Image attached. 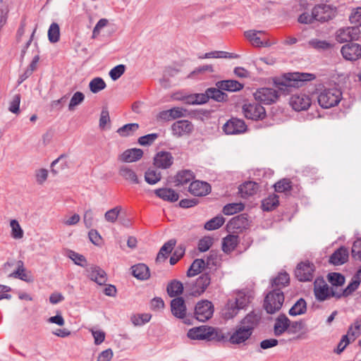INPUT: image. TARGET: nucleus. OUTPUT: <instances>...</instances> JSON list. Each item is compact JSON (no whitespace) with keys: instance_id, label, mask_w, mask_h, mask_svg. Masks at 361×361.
<instances>
[{"instance_id":"nucleus-1","label":"nucleus","mask_w":361,"mask_h":361,"mask_svg":"<svg viewBox=\"0 0 361 361\" xmlns=\"http://www.w3.org/2000/svg\"><path fill=\"white\" fill-rule=\"evenodd\" d=\"M314 78L313 74L305 73H290L283 78L274 80V87H262L254 93L255 99L264 104H271L276 102L281 94H286L290 87H300L306 82Z\"/></svg>"},{"instance_id":"nucleus-2","label":"nucleus","mask_w":361,"mask_h":361,"mask_svg":"<svg viewBox=\"0 0 361 361\" xmlns=\"http://www.w3.org/2000/svg\"><path fill=\"white\" fill-rule=\"evenodd\" d=\"M341 99L342 92L336 87L324 89L317 97L319 104L324 109H329L338 105Z\"/></svg>"},{"instance_id":"nucleus-3","label":"nucleus","mask_w":361,"mask_h":361,"mask_svg":"<svg viewBox=\"0 0 361 361\" xmlns=\"http://www.w3.org/2000/svg\"><path fill=\"white\" fill-rule=\"evenodd\" d=\"M283 302V293L279 288H274L267 295L264 302V307L267 313L274 314L281 310Z\"/></svg>"},{"instance_id":"nucleus-4","label":"nucleus","mask_w":361,"mask_h":361,"mask_svg":"<svg viewBox=\"0 0 361 361\" xmlns=\"http://www.w3.org/2000/svg\"><path fill=\"white\" fill-rule=\"evenodd\" d=\"M210 283L209 274L204 273L197 278L195 281L186 283L185 290L189 295L197 297L204 293Z\"/></svg>"},{"instance_id":"nucleus-5","label":"nucleus","mask_w":361,"mask_h":361,"mask_svg":"<svg viewBox=\"0 0 361 361\" xmlns=\"http://www.w3.org/2000/svg\"><path fill=\"white\" fill-rule=\"evenodd\" d=\"M314 293L316 299L318 301H324L331 297L341 298V295L336 292L334 287H329V285L322 279H317L314 283Z\"/></svg>"},{"instance_id":"nucleus-6","label":"nucleus","mask_w":361,"mask_h":361,"mask_svg":"<svg viewBox=\"0 0 361 361\" xmlns=\"http://www.w3.org/2000/svg\"><path fill=\"white\" fill-rule=\"evenodd\" d=\"M243 111L247 119L254 121L262 120L266 116L264 107L257 102L244 104L243 106Z\"/></svg>"},{"instance_id":"nucleus-7","label":"nucleus","mask_w":361,"mask_h":361,"mask_svg":"<svg viewBox=\"0 0 361 361\" xmlns=\"http://www.w3.org/2000/svg\"><path fill=\"white\" fill-rule=\"evenodd\" d=\"M214 314V305L212 302L203 300L197 303L195 308V317L197 320L204 322Z\"/></svg>"},{"instance_id":"nucleus-8","label":"nucleus","mask_w":361,"mask_h":361,"mask_svg":"<svg viewBox=\"0 0 361 361\" xmlns=\"http://www.w3.org/2000/svg\"><path fill=\"white\" fill-rule=\"evenodd\" d=\"M315 21L326 22L334 18L336 16V8L331 5L319 4L312 8Z\"/></svg>"},{"instance_id":"nucleus-9","label":"nucleus","mask_w":361,"mask_h":361,"mask_svg":"<svg viewBox=\"0 0 361 361\" xmlns=\"http://www.w3.org/2000/svg\"><path fill=\"white\" fill-rule=\"evenodd\" d=\"M315 267L313 263L305 261L298 264L295 271L296 278L300 281H310L314 278Z\"/></svg>"},{"instance_id":"nucleus-10","label":"nucleus","mask_w":361,"mask_h":361,"mask_svg":"<svg viewBox=\"0 0 361 361\" xmlns=\"http://www.w3.org/2000/svg\"><path fill=\"white\" fill-rule=\"evenodd\" d=\"M360 30L357 26L346 27L338 29L336 32V39L339 43L357 40Z\"/></svg>"},{"instance_id":"nucleus-11","label":"nucleus","mask_w":361,"mask_h":361,"mask_svg":"<svg viewBox=\"0 0 361 361\" xmlns=\"http://www.w3.org/2000/svg\"><path fill=\"white\" fill-rule=\"evenodd\" d=\"M311 99L309 95L304 93L293 94L289 100V104L296 111H305L311 105Z\"/></svg>"},{"instance_id":"nucleus-12","label":"nucleus","mask_w":361,"mask_h":361,"mask_svg":"<svg viewBox=\"0 0 361 361\" xmlns=\"http://www.w3.org/2000/svg\"><path fill=\"white\" fill-rule=\"evenodd\" d=\"M223 130L227 135L240 134L247 130V126L243 120L231 118L224 125Z\"/></svg>"},{"instance_id":"nucleus-13","label":"nucleus","mask_w":361,"mask_h":361,"mask_svg":"<svg viewBox=\"0 0 361 361\" xmlns=\"http://www.w3.org/2000/svg\"><path fill=\"white\" fill-rule=\"evenodd\" d=\"M249 331L238 324L231 334L228 341L233 345L245 344L252 335Z\"/></svg>"},{"instance_id":"nucleus-14","label":"nucleus","mask_w":361,"mask_h":361,"mask_svg":"<svg viewBox=\"0 0 361 361\" xmlns=\"http://www.w3.org/2000/svg\"><path fill=\"white\" fill-rule=\"evenodd\" d=\"M341 52L345 60L357 61L361 58V45L357 43H348L341 47Z\"/></svg>"},{"instance_id":"nucleus-15","label":"nucleus","mask_w":361,"mask_h":361,"mask_svg":"<svg viewBox=\"0 0 361 361\" xmlns=\"http://www.w3.org/2000/svg\"><path fill=\"white\" fill-rule=\"evenodd\" d=\"M16 266V270L9 274L10 277L19 279L24 281H30V277L25 273V269L24 267V263L21 260L16 262L15 260L8 261L4 264V269H7L8 267Z\"/></svg>"},{"instance_id":"nucleus-16","label":"nucleus","mask_w":361,"mask_h":361,"mask_svg":"<svg viewBox=\"0 0 361 361\" xmlns=\"http://www.w3.org/2000/svg\"><path fill=\"white\" fill-rule=\"evenodd\" d=\"M265 35V32L262 30H250L245 32V37L250 43L257 47H268L271 46V43L268 39H262L258 35Z\"/></svg>"},{"instance_id":"nucleus-17","label":"nucleus","mask_w":361,"mask_h":361,"mask_svg":"<svg viewBox=\"0 0 361 361\" xmlns=\"http://www.w3.org/2000/svg\"><path fill=\"white\" fill-rule=\"evenodd\" d=\"M213 334V328L202 326L189 330L188 336L193 340H209L212 338Z\"/></svg>"},{"instance_id":"nucleus-18","label":"nucleus","mask_w":361,"mask_h":361,"mask_svg":"<svg viewBox=\"0 0 361 361\" xmlns=\"http://www.w3.org/2000/svg\"><path fill=\"white\" fill-rule=\"evenodd\" d=\"M193 128L192 123L188 120L177 121L171 126L172 133L177 137L190 134Z\"/></svg>"},{"instance_id":"nucleus-19","label":"nucleus","mask_w":361,"mask_h":361,"mask_svg":"<svg viewBox=\"0 0 361 361\" xmlns=\"http://www.w3.org/2000/svg\"><path fill=\"white\" fill-rule=\"evenodd\" d=\"M173 163V157L171 152L161 151L154 157V164L157 168L166 169Z\"/></svg>"},{"instance_id":"nucleus-20","label":"nucleus","mask_w":361,"mask_h":361,"mask_svg":"<svg viewBox=\"0 0 361 361\" xmlns=\"http://www.w3.org/2000/svg\"><path fill=\"white\" fill-rule=\"evenodd\" d=\"M261 317L259 314L251 312L247 314L239 323V325L244 327L245 329L250 330L251 334H253L255 329L258 325Z\"/></svg>"},{"instance_id":"nucleus-21","label":"nucleus","mask_w":361,"mask_h":361,"mask_svg":"<svg viewBox=\"0 0 361 361\" xmlns=\"http://www.w3.org/2000/svg\"><path fill=\"white\" fill-rule=\"evenodd\" d=\"M210 191V185L203 181H192L189 186V192L195 196H205L209 194Z\"/></svg>"},{"instance_id":"nucleus-22","label":"nucleus","mask_w":361,"mask_h":361,"mask_svg":"<svg viewBox=\"0 0 361 361\" xmlns=\"http://www.w3.org/2000/svg\"><path fill=\"white\" fill-rule=\"evenodd\" d=\"M172 314L177 318L183 319L186 315V306L183 298L178 297L171 302Z\"/></svg>"},{"instance_id":"nucleus-23","label":"nucleus","mask_w":361,"mask_h":361,"mask_svg":"<svg viewBox=\"0 0 361 361\" xmlns=\"http://www.w3.org/2000/svg\"><path fill=\"white\" fill-rule=\"evenodd\" d=\"M211 258L212 256L208 257L207 261L202 259H195L187 271V276L192 277L201 273L206 266L210 264Z\"/></svg>"},{"instance_id":"nucleus-24","label":"nucleus","mask_w":361,"mask_h":361,"mask_svg":"<svg viewBox=\"0 0 361 361\" xmlns=\"http://www.w3.org/2000/svg\"><path fill=\"white\" fill-rule=\"evenodd\" d=\"M290 325V319L285 314H280L275 320L274 332L276 336H280L288 330Z\"/></svg>"},{"instance_id":"nucleus-25","label":"nucleus","mask_w":361,"mask_h":361,"mask_svg":"<svg viewBox=\"0 0 361 361\" xmlns=\"http://www.w3.org/2000/svg\"><path fill=\"white\" fill-rule=\"evenodd\" d=\"M143 156V151L138 148L126 149L120 156L119 159L123 162H133L140 159Z\"/></svg>"},{"instance_id":"nucleus-26","label":"nucleus","mask_w":361,"mask_h":361,"mask_svg":"<svg viewBox=\"0 0 361 361\" xmlns=\"http://www.w3.org/2000/svg\"><path fill=\"white\" fill-rule=\"evenodd\" d=\"M348 259V250L345 247L337 249L330 257L329 262L334 265H341Z\"/></svg>"},{"instance_id":"nucleus-27","label":"nucleus","mask_w":361,"mask_h":361,"mask_svg":"<svg viewBox=\"0 0 361 361\" xmlns=\"http://www.w3.org/2000/svg\"><path fill=\"white\" fill-rule=\"evenodd\" d=\"M154 194L164 201L175 202L179 199V195L171 188H159L154 190Z\"/></svg>"},{"instance_id":"nucleus-28","label":"nucleus","mask_w":361,"mask_h":361,"mask_svg":"<svg viewBox=\"0 0 361 361\" xmlns=\"http://www.w3.org/2000/svg\"><path fill=\"white\" fill-rule=\"evenodd\" d=\"M89 277L92 281L96 282L98 285H104L107 281L106 272L99 267H92L88 271Z\"/></svg>"},{"instance_id":"nucleus-29","label":"nucleus","mask_w":361,"mask_h":361,"mask_svg":"<svg viewBox=\"0 0 361 361\" xmlns=\"http://www.w3.org/2000/svg\"><path fill=\"white\" fill-rule=\"evenodd\" d=\"M132 274L139 280L145 281L149 278V267L145 264H137L131 267Z\"/></svg>"},{"instance_id":"nucleus-30","label":"nucleus","mask_w":361,"mask_h":361,"mask_svg":"<svg viewBox=\"0 0 361 361\" xmlns=\"http://www.w3.org/2000/svg\"><path fill=\"white\" fill-rule=\"evenodd\" d=\"M216 85L219 89L228 92H237L242 90L244 87L243 84L234 80L219 81Z\"/></svg>"},{"instance_id":"nucleus-31","label":"nucleus","mask_w":361,"mask_h":361,"mask_svg":"<svg viewBox=\"0 0 361 361\" xmlns=\"http://www.w3.org/2000/svg\"><path fill=\"white\" fill-rule=\"evenodd\" d=\"M118 174L125 180L132 184H139L140 180L136 173L129 166H122L120 167Z\"/></svg>"},{"instance_id":"nucleus-32","label":"nucleus","mask_w":361,"mask_h":361,"mask_svg":"<svg viewBox=\"0 0 361 361\" xmlns=\"http://www.w3.org/2000/svg\"><path fill=\"white\" fill-rule=\"evenodd\" d=\"M176 240L175 239H171L165 243L161 247L159 252L157 254L156 261L164 262L168 257V255L172 252L174 246L176 245Z\"/></svg>"},{"instance_id":"nucleus-33","label":"nucleus","mask_w":361,"mask_h":361,"mask_svg":"<svg viewBox=\"0 0 361 361\" xmlns=\"http://www.w3.org/2000/svg\"><path fill=\"white\" fill-rule=\"evenodd\" d=\"M259 190V185L253 181H247L242 184L239 188L240 193L243 197L255 195Z\"/></svg>"},{"instance_id":"nucleus-34","label":"nucleus","mask_w":361,"mask_h":361,"mask_svg":"<svg viewBox=\"0 0 361 361\" xmlns=\"http://www.w3.org/2000/svg\"><path fill=\"white\" fill-rule=\"evenodd\" d=\"M252 298L250 291H239L235 300L233 301L238 306V308L243 309L251 302Z\"/></svg>"},{"instance_id":"nucleus-35","label":"nucleus","mask_w":361,"mask_h":361,"mask_svg":"<svg viewBox=\"0 0 361 361\" xmlns=\"http://www.w3.org/2000/svg\"><path fill=\"white\" fill-rule=\"evenodd\" d=\"M279 204V196L276 194H272L262 201V209L263 211L270 212L275 209Z\"/></svg>"},{"instance_id":"nucleus-36","label":"nucleus","mask_w":361,"mask_h":361,"mask_svg":"<svg viewBox=\"0 0 361 361\" xmlns=\"http://www.w3.org/2000/svg\"><path fill=\"white\" fill-rule=\"evenodd\" d=\"M238 243V235H228L223 239L222 250L226 253H230L235 250Z\"/></svg>"},{"instance_id":"nucleus-37","label":"nucleus","mask_w":361,"mask_h":361,"mask_svg":"<svg viewBox=\"0 0 361 361\" xmlns=\"http://www.w3.org/2000/svg\"><path fill=\"white\" fill-rule=\"evenodd\" d=\"M194 178L193 173L189 170L179 171L175 178L176 186L183 185Z\"/></svg>"},{"instance_id":"nucleus-38","label":"nucleus","mask_w":361,"mask_h":361,"mask_svg":"<svg viewBox=\"0 0 361 361\" xmlns=\"http://www.w3.org/2000/svg\"><path fill=\"white\" fill-rule=\"evenodd\" d=\"M183 284L178 280H173L171 281L166 288L167 293L171 298L180 295L183 293Z\"/></svg>"},{"instance_id":"nucleus-39","label":"nucleus","mask_w":361,"mask_h":361,"mask_svg":"<svg viewBox=\"0 0 361 361\" xmlns=\"http://www.w3.org/2000/svg\"><path fill=\"white\" fill-rule=\"evenodd\" d=\"M290 281L289 275L286 273H279L271 281V286L274 288L281 290L282 288L288 285Z\"/></svg>"},{"instance_id":"nucleus-40","label":"nucleus","mask_w":361,"mask_h":361,"mask_svg":"<svg viewBox=\"0 0 361 361\" xmlns=\"http://www.w3.org/2000/svg\"><path fill=\"white\" fill-rule=\"evenodd\" d=\"M186 103L190 104H203L209 101L207 90L205 93H200L190 95L185 98Z\"/></svg>"},{"instance_id":"nucleus-41","label":"nucleus","mask_w":361,"mask_h":361,"mask_svg":"<svg viewBox=\"0 0 361 361\" xmlns=\"http://www.w3.org/2000/svg\"><path fill=\"white\" fill-rule=\"evenodd\" d=\"M307 303L303 298H300L290 309L289 314L291 316L301 315L306 312Z\"/></svg>"},{"instance_id":"nucleus-42","label":"nucleus","mask_w":361,"mask_h":361,"mask_svg":"<svg viewBox=\"0 0 361 361\" xmlns=\"http://www.w3.org/2000/svg\"><path fill=\"white\" fill-rule=\"evenodd\" d=\"M241 310L233 300H228L224 309V316L226 319H230L236 316L238 311Z\"/></svg>"},{"instance_id":"nucleus-43","label":"nucleus","mask_w":361,"mask_h":361,"mask_svg":"<svg viewBox=\"0 0 361 361\" xmlns=\"http://www.w3.org/2000/svg\"><path fill=\"white\" fill-rule=\"evenodd\" d=\"M139 128V125L135 123H128L119 128L116 133L121 137H128L133 135Z\"/></svg>"},{"instance_id":"nucleus-44","label":"nucleus","mask_w":361,"mask_h":361,"mask_svg":"<svg viewBox=\"0 0 361 361\" xmlns=\"http://www.w3.org/2000/svg\"><path fill=\"white\" fill-rule=\"evenodd\" d=\"M219 87H210L207 89L209 99H212L216 102H224L228 98V95L221 91Z\"/></svg>"},{"instance_id":"nucleus-45","label":"nucleus","mask_w":361,"mask_h":361,"mask_svg":"<svg viewBox=\"0 0 361 361\" xmlns=\"http://www.w3.org/2000/svg\"><path fill=\"white\" fill-rule=\"evenodd\" d=\"M360 282L361 280L357 275L353 276L352 281L347 286V287L341 293H338V294L341 295V298L343 296L346 297L352 294L355 290H356L358 288Z\"/></svg>"},{"instance_id":"nucleus-46","label":"nucleus","mask_w":361,"mask_h":361,"mask_svg":"<svg viewBox=\"0 0 361 361\" xmlns=\"http://www.w3.org/2000/svg\"><path fill=\"white\" fill-rule=\"evenodd\" d=\"M229 224L233 228L241 229L248 225V220L245 214H240L232 218Z\"/></svg>"},{"instance_id":"nucleus-47","label":"nucleus","mask_w":361,"mask_h":361,"mask_svg":"<svg viewBox=\"0 0 361 361\" xmlns=\"http://www.w3.org/2000/svg\"><path fill=\"white\" fill-rule=\"evenodd\" d=\"M236 56H233V54H230L223 51H214L204 54L202 56H199L198 58L200 59H226V58H235Z\"/></svg>"},{"instance_id":"nucleus-48","label":"nucleus","mask_w":361,"mask_h":361,"mask_svg":"<svg viewBox=\"0 0 361 361\" xmlns=\"http://www.w3.org/2000/svg\"><path fill=\"white\" fill-rule=\"evenodd\" d=\"M161 178L160 172L155 169H149L145 173V181L150 185H154L158 183Z\"/></svg>"},{"instance_id":"nucleus-49","label":"nucleus","mask_w":361,"mask_h":361,"mask_svg":"<svg viewBox=\"0 0 361 361\" xmlns=\"http://www.w3.org/2000/svg\"><path fill=\"white\" fill-rule=\"evenodd\" d=\"M106 86L104 80L99 77L93 78L89 83L90 91L94 94L105 89Z\"/></svg>"},{"instance_id":"nucleus-50","label":"nucleus","mask_w":361,"mask_h":361,"mask_svg":"<svg viewBox=\"0 0 361 361\" xmlns=\"http://www.w3.org/2000/svg\"><path fill=\"white\" fill-rule=\"evenodd\" d=\"M60 38V28L56 23H52L48 30V39L50 42L56 43Z\"/></svg>"},{"instance_id":"nucleus-51","label":"nucleus","mask_w":361,"mask_h":361,"mask_svg":"<svg viewBox=\"0 0 361 361\" xmlns=\"http://www.w3.org/2000/svg\"><path fill=\"white\" fill-rule=\"evenodd\" d=\"M244 209L243 203H230L225 205L223 208V213L225 215H233Z\"/></svg>"},{"instance_id":"nucleus-52","label":"nucleus","mask_w":361,"mask_h":361,"mask_svg":"<svg viewBox=\"0 0 361 361\" xmlns=\"http://www.w3.org/2000/svg\"><path fill=\"white\" fill-rule=\"evenodd\" d=\"M224 221L225 219L222 216H217L208 221L204 225V228L208 231L217 229L224 224Z\"/></svg>"},{"instance_id":"nucleus-53","label":"nucleus","mask_w":361,"mask_h":361,"mask_svg":"<svg viewBox=\"0 0 361 361\" xmlns=\"http://www.w3.org/2000/svg\"><path fill=\"white\" fill-rule=\"evenodd\" d=\"M309 44L314 49L317 50H328L332 48V44L326 41V40H320L318 39H312L310 40Z\"/></svg>"},{"instance_id":"nucleus-54","label":"nucleus","mask_w":361,"mask_h":361,"mask_svg":"<svg viewBox=\"0 0 361 361\" xmlns=\"http://www.w3.org/2000/svg\"><path fill=\"white\" fill-rule=\"evenodd\" d=\"M275 191L277 192H284L292 189V182L288 178H283L274 184Z\"/></svg>"},{"instance_id":"nucleus-55","label":"nucleus","mask_w":361,"mask_h":361,"mask_svg":"<svg viewBox=\"0 0 361 361\" xmlns=\"http://www.w3.org/2000/svg\"><path fill=\"white\" fill-rule=\"evenodd\" d=\"M327 279L333 286H341L345 283V277L340 273H329Z\"/></svg>"},{"instance_id":"nucleus-56","label":"nucleus","mask_w":361,"mask_h":361,"mask_svg":"<svg viewBox=\"0 0 361 361\" xmlns=\"http://www.w3.org/2000/svg\"><path fill=\"white\" fill-rule=\"evenodd\" d=\"M85 99V95L81 92H76L73 94L72 96L69 104H68V109L70 111H73L75 109V107L80 105L81 103L83 102Z\"/></svg>"},{"instance_id":"nucleus-57","label":"nucleus","mask_w":361,"mask_h":361,"mask_svg":"<svg viewBox=\"0 0 361 361\" xmlns=\"http://www.w3.org/2000/svg\"><path fill=\"white\" fill-rule=\"evenodd\" d=\"M11 227V236L14 239H20L23 237V231L18 221L13 219L10 222Z\"/></svg>"},{"instance_id":"nucleus-58","label":"nucleus","mask_w":361,"mask_h":361,"mask_svg":"<svg viewBox=\"0 0 361 361\" xmlns=\"http://www.w3.org/2000/svg\"><path fill=\"white\" fill-rule=\"evenodd\" d=\"M152 315L148 313L134 315L131 317V321L135 326H142L151 319Z\"/></svg>"},{"instance_id":"nucleus-59","label":"nucleus","mask_w":361,"mask_h":361,"mask_svg":"<svg viewBox=\"0 0 361 361\" xmlns=\"http://www.w3.org/2000/svg\"><path fill=\"white\" fill-rule=\"evenodd\" d=\"M121 211V207L118 206L108 210L104 214L105 220L110 223L116 222Z\"/></svg>"},{"instance_id":"nucleus-60","label":"nucleus","mask_w":361,"mask_h":361,"mask_svg":"<svg viewBox=\"0 0 361 361\" xmlns=\"http://www.w3.org/2000/svg\"><path fill=\"white\" fill-rule=\"evenodd\" d=\"M126 71V66L123 64H119L114 67L109 71V76L114 80H118L124 73Z\"/></svg>"},{"instance_id":"nucleus-61","label":"nucleus","mask_w":361,"mask_h":361,"mask_svg":"<svg viewBox=\"0 0 361 361\" xmlns=\"http://www.w3.org/2000/svg\"><path fill=\"white\" fill-rule=\"evenodd\" d=\"M158 136L157 133H151L141 136L138 139V143L142 146L150 145L157 140Z\"/></svg>"},{"instance_id":"nucleus-62","label":"nucleus","mask_w":361,"mask_h":361,"mask_svg":"<svg viewBox=\"0 0 361 361\" xmlns=\"http://www.w3.org/2000/svg\"><path fill=\"white\" fill-rule=\"evenodd\" d=\"M20 95L19 94H15L9 104L8 110L13 114H18L20 110Z\"/></svg>"},{"instance_id":"nucleus-63","label":"nucleus","mask_w":361,"mask_h":361,"mask_svg":"<svg viewBox=\"0 0 361 361\" xmlns=\"http://www.w3.org/2000/svg\"><path fill=\"white\" fill-rule=\"evenodd\" d=\"M349 20L355 26H361V7L357 8L351 13Z\"/></svg>"},{"instance_id":"nucleus-64","label":"nucleus","mask_w":361,"mask_h":361,"mask_svg":"<svg viewBox=\"0 0 361 361\" xmlns=\"http://www.w3.org/2000/svg\"><path fill=\"white\" fill-rule=\"evenodd\" d=\"M351 252L354 259L361 260V238L353 243Z\"/></svg>"}]
</instances>
